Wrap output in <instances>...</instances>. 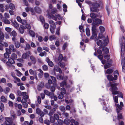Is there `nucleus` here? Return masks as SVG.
I'll list each match as a JSON object with an SVG mask.
<instances>
[{
	"label": "nucleus",
	"mask_w": 125,
	"mask_h": 125,
	"mask_svg": "<svg viewBox=\"0 0 125 125\" xmlns=\"http://www.w3.org/2000/svg\"><path fill=\"white\" fill-rule=\"evenodd\" d=\"M125 37L123 36L119 39V42L121 48V54L122 58H123L121 61V64L122 68V71L125 73Z\"/></svg>",
	"instance_id": "obj_1"
},
{
	"label": "nucleus",
	"mask_w": 125,
	"mask_h": 125,
	"mask_svg": "<svg viewBox=\"0 0 125 125\" xmlns=\"http://www.w3.org/2000/svg\"><path fill=\"white\" fill-rule=\"evenodd\" d=\"M96 41V43L98 46H103L106 45L108 42V37L106 36V38L102 34L100 35L95 39Z\"/></svg>",
	"instance_id": "obj_2"
},
{
	"label": "nucleus",
	"mask_w": 125,
	"mask_h": 125,
	"mask_svg": "<svg viewBox=\"0 0 125 125\" xmlns=\"http://www.w3.org/2000/svg\"><path fill=\"white\" fill-rule=\"evenodd\" d=\"M102 4V2L101 1L99 3L96 2L93 3L92 4V7L90 8V11L93 12H98L99 11L98 8L100 7V5Z\"/></svg>",
	"instance_id": "obj_3"
},
{
	"label": "nucleus",
	"mask_w": 125,
	"mask_h": 125,
	"mask_svg": "<svg viewBox=\"0 0 125 125\" xmlns=\"http://www.w3.org/2000/svg\"><path fill=\"white\" fill-rule=\"evenodd\" d=\"M117 85V83H111L109 84V86H111V91L112 92V94L113 95L117 94L119 92V91H117L118 88L116 86Z\"/></svg>",
	"instance_id": "obj_4"
},
{
	"label": "nucleus",
	"mask_w": 125,
	"mask_h": 125,
	"mask_svg": "<svg viewBox=\"0 0 125 125\" xmlns=\"http://www.w3.org/2000/svg\"><path fill=\"white\" fill-rule=\"evenodd\" d=\"M15 63L14 60L11 57H10L8 59V61L6 62V64L8 66L10 67H12V64H14Z\"/></svg>",
	"instance_id": "obj_5"
},
{
	"label": "nucleus",
	"mask_w": 125,
	"mask_h": 125,
	"mask_svg": "<svg viewBox=\"0 0 125 125\" xmlns=\"http://www.w3.org/2000/svg\"><path fill=\"white\" fill-rule=\"evenodd\" d=\"M5 121L4 122V124L6 125H9L12 124L13 123L12 118L10 117H5Z\"/></svg>",
	"instance_id": "obj_6"
},
{
	"label": "nucleus",
	"mask_w": 125,
	"mask_h": 125,
	"mask_svg": "<svg viewBox=\"0 0 125 125\" xmlns=\"http://www.w3.org/2000/svg\"><path fill=\"white\" fill-rule=\"evenodd\" d=\"M93 22H94L95 24L97 26H98L99 25H101L102 24V21L100 19L96 18L93 20Z\"/></svg>",
	"instance_id": "obj_7"
},
{
	"label": "nucleus",
	"mask_w": 125,
	"mask_h": 125,
	"mask_svg": "<svg viewBox=\"0 0 125 125\" xmlns=\"http://www.w3.org/2000/svg\"><path fill=\"white\" fill-rule=\"evenodd\" d=\"M36 112L37 114L40 115L42 117H43L45 114L39 108H38L36 109Z\"/></svg>",
	"instance_id": "obj_8"
},
{
	"label": "nucleus",
	"mask_w": 125,
	"mask_h": 125,
	"mask_svg": "<svg viewBox=\"0 0 125 125\" xmlns=\"http://www.w3.org/2000/svg\"><path fill=\"white\" fill-rule=\"evenodd\" d=\"M47 13L48 15V17L49 19H52L54 20L55 21H57V19L56 17V16L53 15H50L49 14L50 13V10H47Z\"/></svg>",
	"instance_id": "obj_9"
},
{
	"label": "nucleus",
	"mask_w": 125,
	"mask_h": 125,
	"mask_svg": "<svg viewBox=\"0 0 125 125\" xmlns=\"http://www.w3.org/2000/svg\"><path fill=\"white\" fill-rule=\"evenodd\" d=\"M92 31L93 33H94L96 32V26L97 25L95 24L94 22H93L92 24Z\"/></svg>",
	"instance_id": "obj_10"
},
{
	"label": "nucleus",
	"mask_w": 125,
	"mask_h": 125,
	"mask_svg": "<svg viewBox=\"0 0 125 125\" xmlns=\"http://www.w3.org/2000/svg\"><path fill=\"white\" fill-rule=\"evenodd\" d=\"M116 112L117 113H119L123 109L122 107L120 105L118 104H117L116 105Z\"/></svg>",
	"instance_id": "obj_11"
},
{
	"label": "nucleus",
	"mask_w": 125,
	"mask_h": 125,
	"mask_svg": "<svg viewBox=\"0 0 125 125\" xmlns=\"http://www.w3.org/2000/svg\"><path fill=\"white\" fill-rule=\"evenodd\" d=\"M90 16L93 20L95 19V18L98 17V15L97 14L95 13L92 12L90 13Z\"/></svg>",
	"instance_id": "obj_12"
},
{
	"label": "nucleus",
	"mask_w": 125,
	"mask_h": 125,
	"mask_svg": "<svg viewBox=\"0 0 125 125\" xmlns=\"http://www.w3.org/2000/svg\"><path fill=\"white\" fill-rule=\"evenodd\" d=\"M24 100V99H22L21 100V102L22 103V105L23 107L27 108L28 106V104L26 103L27 101L25 100L24 101H23V100Z\"/></svg>",
	"instance_id": "obj_13"
},
{
	"label": "nucleus",
	"mask_w": 125,
	"mask_h": 125,
	"mask_svg": "<svg viewBox=\"0 0 125 125\" xmlns=\"http://www.w3.org/2000/svg\"><path fill=\"white\" fill-rule=\"evenodd\" d=\"M49 23L50 24L51 27L53 28H56V25L54 22L52 21L51 20L49 21Z\"/></svg>",
	"instance_id": "obj_14"
},
{
	"label": "nucleus",
	"mask_w": 125,
	"mask_h": 125,
	"mask_svg": "<svg viewBox=\"0 0 125 125\" xmlns=\"http://www.w3.org/2000/svg\"><path fill=\"white\" fill-rule=\"evenodd\" d=\"M25 29V27L22 25L20 26L19 28V31L21 34H23L24 32V30Z\"/></svg>",
	"instance_id": "obj_15"
},
{
	"label": "nucleus",
	"mask_w": 125,
	"mask_h": 125,
	"mask_svg": "<svg viewBox=\"0 0 125 125\" xmlns=\"http://www.w3.org/2000/svg\"><path fill=\"white\" fill-rule=\"evenodd\" d=\"M44 86L43 83L42 82H41L40 84L38 85V91H40L41 90L42 88H43Z\"/></svg>",
	"instance_id": "obj_16"
},
{
	"label": "nucleus",
	"mask_w": 125,
	"mask_h": 125,
	"mask_svg": "<svg viewBox=\"0 0 125 125\" xmlns=\"http://www.w3.org/2000/svg\"><path fill=\"white\" fill-rule=\"evenodd\" d=\"M30 59L32 63L35 64L36 62V59L35 57L33 56H31L30 57Z\"/></svg>",
	"instance_id": "obj_17"
},
{
	"label": "nucleus",
	"mask_w": 125,
	"mask_h": 125,
	"mask_svg": "<svg viewBox=\"0 0 125 125\" xmlns=\"http://www.w3.org/2000/svg\"><path fill=\"white\" fill-rule=\"evenodd\" d=\"M33 121L31 120L30 123L27 121H24L22 125H32L33 124Z\"/></svg>",
	"instance_id": "obj_18"
},
{
	"label": "nucleus",
	"mask_w": 125,
	"mask_h": 125,
	"mask_svg": "<svg viewBox=\"0 0 125 125\" xmlns=\"http://www.w3.org/2000/svg\"><path fill=\"white\" fill-rule=\"evenodd\" d=\"M102 51L104 54H107L109 52V49L106 47H104L102 48Z\"/></svg>",
	"instance_id": "obj_19"
},
{
	"label": "nucleus",
	"mask_w": 125,
	"mask_h": 125,
	"mask_svg": "<svg viewBox=\"0 0 125 125\" xmlns=\"http://www.w3.org/2000/svg\"><path fill=\"white\" fill-rule=\"evenodd\" d=\"M34 10L37 13H40L42 12V10L40 8L38 7H35Z\"/></svg>",
	"instance_id": "obj_20"
},
{
	"label": "nucleus",
	"mask_w": 125,
	"mask_h": 125,
	"mask_svg": "<svg viewBox=\"0 0 125 125\" xmlns=\"http://www.w3.org/2000/svg\"><path fill=\"white\" fill-rule=\"evenodd\" d=\"M9 48L11 52L12 51L13 52H15L16 51V49L14 48V46L13 45H10Z\"/></svg>",
	"instance_id": "obj_21"
},
{
	"label": "nucleus",
	"mask_w": 125,
	"mask_h": 125,
	"mask_svg": "<svg viewBox=\"0 0 125 125\" xmlns=\"http://www.w3.org/2000/svg\"><path fill=\"white\" fill-rule=\"evenodd\" d=\"M47 59L48 61L46 60L47 62L48 65L51 67H52L54 66V64L53 62L49 60V59L47 58Z\"/></svg>",
	"instance_id": "obj_22"
},
{
	"label": "nucleus",
	"mask_w": 125,
	"mask_h": 125,
	"mask_svg": "<svg viewBox=\"0 0 125 125\" xmlns=\"http://www.w3.org/2000/svg\"><path fill=\"white\" fill-rule=\"evenodd\" d=\"M117 119L119 121H120V119L123 118V116L121 113H117Z\"/></svg>",
	"instance_id": "obj_23"
},
{
	"label": "nucleus",
	"mask_w": 125,
	"mask_h": 125,
	"mask_svg": "<svg viewBox=\"0 0 125 125\" xmlns=\"http://www.w3.org/2000/svg\"><path fill=\"white\" fill-rule=\"evenodd\" d=\"M44 93L47 95L50 96L53 93L50 92L47 90H44Z\"/></svg>",
	"instance_id": "obj_24"
},
{
	"label": "nucleus",
	"mask_w": 125,
	"mask_h": 125,
	"mask_svg": "<svg viewBox=\"0 0 125 125\" xmlns=\"http://www.w3.org/2000/svg\"><path fill=\"white\" fill-rule=\"evenodd\" d=\"M106 76L108 79L109 81H113V77L112 75L110 74L107 75Z\"/></svg>",
	"instance_id": "obj_25"
},
{
	"label": "nucleus",
	"mask_w": 125,
	"mask_h": 125,
	"mask_svg": "<svg viewBox=\"0 0 125 125\" xmlns=\"http://www.w3.org/2000/svg\"><path fill=\"white\" fill-rule=\"evenodd\" d=\"M1 101L3 102H6L7 100V98L4 96H2L0 98Z\"/></svg>",
	"instance_id": "obj_26"
},
{
	"label": "nucleus",
	"mask_w": 125,
	"mask_h": 125,
	"mask_svg": "<svg viewBox=\"0 0 125 125\" xmlns=\"http://www.w3.org/2000/svg\"><path fill=\"white\" fill-rule=\"evenodd\" d=\"M70 122V120L69 119L66 118L64 120V123L66 125H69Z\"/></svg>",
	"instance_id": "obj_27"
},
{
	"label": "nucleus",
	"mask_w": 125,
	"mask_h": 125,
	"mask_svg": "<svg viewBox=\"0 0 125 125\" xmlns=\"http://www.w3.org/2000/svg\"><path fill=\"white\" fill-rule=\"evenodd\" d=\"M58 69L60 73L61 74L62 73V71L60 68H58L57 66H55L54 68V70H55L57 71V69Z\"/></svg>",
	"instance_id": "obj_28"
},
{
	"label": "nucleus",
	"mask_w": 125,
	"mask_h": 125,
	"mask_svg": "<svg viewBox=\"0 0 125 125\" xmlns=\"http://www.w3.org/2000/svg\"><path fill=\"white\" fill-rule=\"evenodd\" d=\"M113 71V69H108L106 70L105 73L107 74H109L112 73Z\"/></svg>",
	"instance_id": "obj_29"
},
{
	"label": "nucleus",
	"mask_w": 125,
	"mask_h": 125,
	"mask_svg": "<svg viewBox=\"0 0 125 125\" xmlns=\"http://www.w3.org/2000/svg\"><path fill=\"white\" fill-rule=\"evenodd\" d=\"M86 33L87 35L89 36L90 35V30L88 27H87L86 29Z\"/></svg>",
	"instance_id": "obj_30"
},
{
	"label": "nucleus",
	"mask_w": 125,
	"mask_h": 125,
	"mask_svg": "<svg viewBox=\"0 0 125 125\" xmlns=\"http://www.w3.org/2000/svg\"><path fill=\"white\" fill-rule=\"evenodd\" d=\"M50 98L51 99H53L54 100L56 101L57 100V97L55 95H54V94L53 93L52 94V95L50 96Z\"/></svg>",
	"instance_id": "obj_31"
},
{
	"label": "nucleus",
	"mask_w": 125,
	"mask_h": 125,
	"mask_svg": "<svg viewBox=\"0 0 125 125\" xmlns=\"http://www.w3.org/2000/svg\"><path fill=\"white\" fill-rule=\"evenodd\" d=\"M15 47L16 48H18L20 46V43L18 41L15 42Z\"/></svg>",
	"instance_id": "obj_32"
},
{
	"label": "nucleus",
	"mask_w": 125,
	"mask_h": 125,
	"mask_svg": "<svg viewBox=\"0 0 125 125\" xmlns=\"http://www.w3.org/2000/svg\"><path fill=\"white\" fill-rule=\"evenodd\" d=\"M49 10H50V9ZM51 11V10H50ZM57 12V10L55 8H53L51 10V12L50 11V13L52 14H53Z\"/></svg>",
	"instance_id": "obj_33"
},
{
	"label": "nucleus",
	"mask_w": 125,
	"mask_h": 125,
	"mask_svg": "<svg viewBox=\"0 0 125 125\" xmlns=\"http://www.w3.org/2000/svg\"><path fill=\"white\" fill-rule=\"evenodd\" d=\"M100 31L101 33H103L105 31V29L104 27L102 26H100L99 27Z\"/></svg>",
	"instance_id": "obj_34"
},
{
	"label": "nucleus",
	"mask_w": 125,
	"mask_h": 125,
	"mask_svg": "<svg viewBox=\"0 0 125 125\" xmlns=\"http://www.w3.org/2000/svg\"><path fill=\"white\" fill-rule=\"evenodd\" d=\"M92 35L90 37V39H93L96 38L97 36V34L96 33V32L94 33H93L92 32Z\"/></svg>",
	"instance_id": "obj_35"
},
{
	"label": "nucleus",
	"mask_w": 125,
	"mask_h": 125,
	"mask_svg": "<svg viewBox=\"0 0 125 125\" xmlns=\"http://www.w3.org/2000/svg\"><path fill=\"white\" fill-rule=\"evenodd\" d=\"M11 23L13 24V26L15 28L18 27H19V25L17 22L15 21L14 22L11 21Z\"/></svg>",
	"instance_id": "obj_36"
},
{
	"label": "nucleus",
	"mask_w": 125,
	"mask_h": 125,
	"mask_svg": "<svg viewBox=\"0 0 125 125\" xmlns=\"http://www.w3.org/2000/svg\"><path fill=\"white\" fill-rule=\"evenodd\" d=\"M63 59V56L62 54L60 53L59 56L58 57V60L59 61L61 62L62 61Z\"/></svg>",
	"instance_id": "obj_37"
},
{
	"label": "nucleus",
	"mask_w": 125,
	"mask_h": 125,
	"mask_svg": "<svg viewBox=\"0 0 125 125\" xmlns=\"http://www.w3.org/2000/svg\"><path fill=\"white\" fill-rule=\"evenodd\" d=\"M11 58L14 60H16L17 58V55L15 53H13L11 54Z\"/></svg>",
	"instance_id": "obj_38"
},
{
	"label": "nucleus",
	"mask_w": 125,
	"mask_h": 125,
	"mask_svg": "<svg viewBox=\"0 0 125 125\" xmlns=\"http://www.w3.org/2000/svg\"><path fill=\"white\" fill-rule=\"evenodd\" d=\"M29 56V55L28 54L25 53L23 54L22 58L23 59H25L27 58Z\"/></svg>",
	"instance_id": "obj_39"
},
{
	"label": "nucleus",
	"mask_w": 125,
	"mask_h": 125,
	"mask_svg": "<svg viewBox=\"0 0 125 125\" xmlns=\"http://www.w3.org/2000/svg\"><path fill=\"white\" fill-rule=\"evenodd\" d=\"M9 8L11 9L14 10L15 9V6L12 3H10L9 4Z\"/></svg>",
	"instance_id": "obj_40"
},
{
	"label": "nucleus",
	"mask_w": 125,
	"mask_h": 125,
	"mask_svg": "<svg viewBox=\"0 0 125 125\" xmlns=\"http://www.w3.org/2000/svg\"><path fill=\"white\" fill-rule=\"evenodd\" d=\"M111 66V64L109 63H106L104 65V68L105 69H106L110 67Z\"/></svg>",
	"instance_id": "obj_41"
},
{
	"label": "nucleus",
	"mask_w": 125,
	"mask_h": 125,
	"mask_svg": "<svg viewBox=\"0 0 125 125\" xmlns=\"http://www.w3.org/2000/svg\"><path fill=\"white\" fill-rule=\"evenodd\" d=\"M42 68L43 70L44 71H47L48 69L47 66L46 65H43L42 66Z\"/></svg>",
	"instance_id": "obj_42"
},
{
	"label": "nucleus",
	"mask_w": 125,
	"mask_h": 125,
	"mask_svg": "<svg viewBox=\"0 0 125 125\" xmlns=\"http://www.w3.org/2000/svg\"><path fill=\"white\" fill-rule=\"evenodd\" d=\"M66 83L65 81H63L62 82L60 83V85L61 87H64L65 85H66Z\"/></svg>",
	"instance_id": "obj_43"
},
{
	"label": "nucleus",
	"mask_w": 125,
	"mask_h": 125,
	"mask_svg": "<svg viewBox=\"0 0 125 125\" xmlns=\"http://www.w3.org/2000/svg\"><path fill=\"white\" fill-rule=\"evenodd\" d=\"M59 109L62 112H64L65 111V108L63 106H61L59 107Z\"/></svg>",
	"instance_id": "obj_44"
},
{
	"label": "nucleus",
	"mask_w": 125,
	"mask_h": 125,
	"mask_svg": "<svg viewBox=\"0 0 125 125\" xmlns=\"http://www.w3.org/2000/svg\"><path fill=\"white\" fill-rule=\"evenodd\" d=\"M56 38V37L54 35H52L50 36L49 37V39L50 40L52 41L54 40Z\"/></svg>",
	"instance_id": "obj_45"
},
{
	"label": "nucleus",
	"mask_w": 125,
	"mask_h": 125,
	"mask_svg": "<svg viewBox=\"0 0 125 125\" xmlns=\"http://www.w3.org/2000/svg\"><path fill=\"white\" fill-rule=\"evenodd\" d=\"M50 122L52 123H53L54 122L55 119L53 116H52L50 117Z\"/></svg>",
	"instance_id": "obj_46"
},
{
	"label": "nucleus",
	"mask_w": 125,
	"mask_h": 125,
	"mask_svg": "<svg viewBox=\"0 0 125 125\" xmlns=\"http://www.w3.org/2000/svg\"><path fill=\"white\" fill-rule=\"evenodd\" d=\"M29 33L30 34L32 37H34L35 36V34L33 31L31 30H30Z\"/></svg>",
	"instance_id": "obj_47"
},
{
	"label": "nucleus",
	"mask_w": 125,
	"mask_h": 125,
	"mask_svg": "<svg viewBox=\"0 0 125 125\" xmlns=\"http://www.w3.org/2000/svg\"><path fill=\"white\" fill-rule=\"evenodd\" d=\"M56 77L58 79L62 80L63 79V77L60 74H59L57 75Z\"/></svg>",
	"instance_id": "obj_48"
},
{
	"label": "nucleus",
	"mask_w": 125,
	"mask_h": 125,
	"mask_svg": "<svg viewBox=\"0 0 125 125\" xmlns=\"http://www.w3.org/2000/svg\"><path fill=\"white\" fill-rule=\"evenodd\" d=\"M48 83L49 84H48V85H49V86H47V84L46 85V87L48 88H50V84H51L52 83V81L51 80V79H49L48 80Z\"/></svg>",
	"instance_id": "obj_49"
},
{
	"label": "nucleus",
	"mask_w": 125,
	"mask_h": 125,
	"mask_svg": "<svg viewBox=\"0 0 125 125\" xmlns=\"http://www.w3.org/2000/svg\"><path fill=\"white\" fill-rule=\"evenodd\" d=\"M11 116L12 117V119L13 120H16L17 118V117L16 116V115L15 113L11 114Z\"/></svg>",
	"instance_id": "obj_50"
},
{
	"label": "nucleus",
	"mask_w": 125,
	"mask_h": 125,
	"mask_svg": "<svg viewBox=\"0 0 125 125\" xmlns=\"http://www.w3.org/2000/svg\"><path fill=\"white\" fill-rule=\"evenodd\" d=\"M53 111H55L58 108V105L57 104H55L53 105Z\"/></svg>",
	"instance_id": "obj_51"
},
{
	"label": "nucleus",
	"mask_w": 125,
	"mask_h": 125,
	"mask_svg": "<svg viewBox=\"0 0 125 125\" xmlns=\"http://www.w3.org/2000/svg\"><path fill=\"white\" fill-rule=\"evenodd\" d=\"M1 111L2 112L4 109V106L3 104L1 103L0 106Z\"/></svg>",
	"instance_id": "obj_52"
},
{
	"label": "nucleus",
	"mask_w": 125,
	"mask_h": 125,
	"mask_svg": "<svg viewBox=\"0 0 125 125\" xmlns=\"http://www.w3.org/2000/svg\"><path fill=\"white\" fill-rule=\"evenodd\" d=\"M11 35L13 37H15L17 36V33L15 31H13L11 32Z\"/></svg>",
	"instance_id": "obj_53"
},
{
	"label": "nucleus",
	"mask_w": 125,
	"mask_h": 125,
	"mask_svg": "<svg viewBox=\"0 0 125 125\" xmlns=\"http://www.w3.org/2000/svg\"><path fill=\"white\" fill-rule=\"evenodd\" d=\"M3 22L5 24H10V22L9 20L6 19H4L3 20Z\"/></svg>",
	"instance_id": "obj_54"
},
{
	"label": "nucleus",
	"mask_w": 125,
	"mask_h": 125,
	"mask_svg": "<svg viewBox=\"0 0 125 125\" xmlns=\"http://www.w3.org/2000/svg\"><path fill=\"white\" fill-rule=\"evenodd\" d=\"M61 92L60 93H62L64 94H66V92L65 89L64 88H62L61 89Z\"/></svg>",
	"instance_id": "obj_55"
},
{
	"label": "nucleus",
	"mask_w": 125,
	"mask_h": 125,
	"mask_svg": "<svg viewBox=\"0 0 125 125\" xmlns=\"http://www.w3.org/2000/svg\"><path fill=\"white\" fill-rule=\"evenodd\" d=\"M60 26L58 27L57 29V30L56 32V34L59 35H60L59 31L60 30Z\"/></svg>",
	"instance_id": "obj_56"
},
{
	"label": "nucleus",
	"mask_w": 125,
	"mask_h": 125,
	"mask_svg": "<svg viewBox=\"0 0 125 125\" xmlns=\"http://www.w3.org/2000/svg\"><path fill=\"white\" fill-rule=\"evenodd\" d=\"M7 53H5L4 54V56L6 59L9 58V54Z\"/></svg>",
	"instance_id": "obj_57"
},
{
	"label": "nucleus",
	"mask_w": 125,
	"mask_h": 125,
	"mask_svg": "<svg viewBox=\"0 0 125 125\" xmlns=\"http://www.w3.org/2000/svg\"><path fill=\"white\" fill-rule=\"evenodd\" d=\"M57 122L58 124L60 125H62L64 123L62 120L59 119L58 120Z\"/></svg>",
	"instance_id": "obj_58"
},
{
	"label": "nucleus",
	"mask_w": 125,
	"mask_h": 125,
	"mask_svg": "<svg viewBox=\"0 0 125 125\" xmlns=\"http://www.w3.org/2000/svg\"><path fill=\"white\" fill-rule=\"evenodd\" d=\"M59 64L62 68H64L65 66V63L64 62H59Z\"/></svg>",
	"instance_id": "obj_59"
},
{
	"label": "nucleus",
	"mask_w": 125,
	"mask_h": 125,
	"mask_svg": "<svg viewBox=\"0 0 125 125\" xmlns=\"http://www.w3.org/2000/svg\"><path fill=\"white\" fill-rule=\"evenodd\" d=\"M44 122L45 124L49 125L50 124L51 122L49 120H44Z\"/></svg>",
	"instance_id": "obj_60"
},
{
	"label": "nucleus",
	"mask_w": 125,
	"mask_h": 125,
	"mask_svg": "<svg viewBox=\"0 0 125 125\" xmlns=\"http://www.w3.org/2000/svg\"><path fill=\"white\" fill-rule=\"evenodd\" d=\"M63 94L62 93H60L59 95L58 96V98L59 99H62L63 97Z\"/></svg>",
	"instance_id": "obj_61"
},
{
	"label": "nucleus",
	"mask_w": 125,
	"mask_h": 125,
	"mask_svg": "<svg viewBox=\"0 0 125 125\" xmlns=\"http://www.w3.org/2000/svg\"><path fill=\"white\" fill-rule=\"evenodd\" d=\"M55 119L56 120H58L59 119V116L58 115L56 114H54V116Z\"/></svg>",
	"instance_id": "obj_62"
},
{
	"label": "nucleus",
	"mask_w": 125,
	"mask_h": 125,
	"mask_svg": "<svg viewBox=\"0 0 125 125\" xmlns=\"http://www.w3.org/2000/svg\"><path fill=\"white\" fill-rule=\"evenodd\" d=\"M44 25L46 29H48L49 26V24L46 23H44Z\"/></svg>",
	"instance_id": "obj_63"
},
{
	"label": "nucleus",
	"mask_w": 125,
	"mask_h": 125,
	"mask_svg": "<svg viewBox=\"0 0 125 125\" xmlns=\"http://www.w3.org/2000/svg\"><path fill=\"white\" fill-rule=\"evenodd\" d=\"M10 97L12 99H14L15 98L14 95L13 94H11L9 95Z\"/></svg>",
	"instance_id": "obj_64"
}]
</instances>
